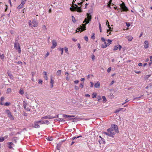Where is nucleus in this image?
Returning a JSON list of instances; mask_svg holds the SVG:
<instances>
[{"label": "nucleus", "mask_w": 152, "mask_h": 152, "mask_svg": "<svg viewBox=\"0 0 152 152\" xmlns=\"http://www.w3.org/2000/svg\"><path fill=\"white\" fill-rule=\"evenodd\" d=\"M110 45V44H109L108 43L106 44L105 45H101V47L103 48H106L107 46H109Z\"/></svg>", "instance_id": "a211bd4d"}, {"label": "nucleus", "mask_w": 152, "mask_h": 152, "mask_svg": "<svg viewBox=\"0 0 152 152\" xmlns=\"http://www.w3.org/2000/svg\"><path fill=\"white\" fill-rule=\"evenodd\" d=\"M0 57L1 59L2 60L4 59V54H3L2 55H0Z\"/></svg>", "instance_id": "f704fd0d"}, {"label": "nucleus", "mask_w": 152, "mask_h": 152, "mask_svg": "<svg viewBox=\"0 0 152 152\" xmlns=\"http://www.w3.org/2000/svg\"><path fill=\"white\" fill-rule=\"evenodd\" d=\"M111 68L110 67L107 70V71L108 72H110L111 71Z\"/></svg>", "instance_id": "864d4df0"}, {"label": "nucleus", "mask_w": 152, "mask_h": 152, "mask_svg": "<svg viewBox=\"0 0 152 152\" xmlns=\"http://www.w3.org/2000/svg\"><path fill=\"white\" fill-rule=\"evenodd\" d=\"M151 75H146L144 77V79L145 80H147L148 78L151 76Z\"/></svg>", "instance_id": "c756f323"}, {"label": "nucleus", "mask_w": 152, "mask_h": 152, "mask_svg": "<svg viewBox=\"0 0 152 152\" xmlns=\"http://www.w3.org/2000/svg\"><path fill=\"white\" fill-rule=\"evenodd\" d=\"M45 122V124L48 125L49 124V122L48 120H46Z\"/></svg>", "instance_id": "680f3d73"}, {"label": "nucleus", "mask_w": 152, "mask_h": 152, "mask_svg": "<svg viewBox=\"0 0 152 152\" xmlns=\"http://www.w3.org/2000/svg\"><path fill=\"white\" fill-rule=\"evenodd\" d=\"M27 0H21V4L22 5H23V6L26 2Z\"/></svg>", "instance_id": "5701e85b"}, {"label": "nucleus", "mask_w": 152, "mask_h": 152, "mask_svg": "<svg viewBox=\"0 0 152 152\" xmlns=\"http://www.w3.org/2000/svg\"><path fill=\"white\" fill-rule=\"evenodd\" d=\"M80 137H82V136H77V137H73L72 138V140H75V139H77L78 138Z\"/></svg>", "instance_id": "58836bf2"}, {"label": "nucleus", "mask_w": 152, "mask_h": 152, "mask_svg": "<svg viewBox=\"0 0 152 152\" xmlns=\"http://www.w3.org/2000/svg\"><path fill=\"white\" fill-rule=\"evenodd\" d=\"M87 18H85L84 21H83V23H84L86 22V24H82V25H80L79 26V28L78 27V28H77V30L80 31V32H81L83 31L86 30V25L89 22L91 21V15L87 13Z\"/></svg>", "instance_id": "f257e3e1"}, {"label": "nucleus", "mask_w": 152, "mask_h": 152, "mask_svg": "<svg viewBox=\"0 0 152 152\" xmlns=\"http://www.w3.org/2000/svg\"><path fill=\"white\" fill-rule=\"evenodd\" d=\"M93 61H94L95 59V56L94 55H93L92 57Z\"/></svg>", "instance_id": "e2e57ef3"}, {"label": "nucleus", "mask_w": 152, "mask_h": 152, "mask_svg": "<svg viewBox=\"0 0 152 152\" xmlns=\"http://www.w3.org/2000/svg\"><path fill=\"white\" fill-rule=\"evenodd\" d=\"M129 100H128V99H126L125 100V102H124L122 103V104H124L126 103L127 102H128Z\"/></svg>", "instance_id": "3c124183"}, {"label": "nucleus", "mask_w": 152, "mask_h": 152, "mask_svg": "<svg viewBox=\"0 0 152 152\" xmlns=\"http://www.w3.org/2000/svg\"><path fill=\"white\" fill-rule=\"evenodd\" d=\"M59 50L60 51H61V54L62 55L63 53V51H64V48H60L59 49Z\"/></svg>", "instance_id": "37998d69"}, {"label": "nucleus", "mask_w": 152, "mask_h": 152, "mask_svg": "<svg viewBox=\"0 0 152 152\" xmlns=\"http://www.w3.org/2000/svg\"><path fill=\"white\" fill-rule=\"evenodd\" d=\"M118 45H115L114 46V48L113 49L114 50H118Z\"/></svg>", "instance_id": "7c9ffc66"}, {"label": "nucleus", "mask_w": 152, "mask_h": 152, "mask_svg": "<svg viewBox=\"0 0 152 152\" xmlns=\"http://www.w3.org/2000/svg\"><path fill=\"white\" fill-rule=\"evenodd\" d=\"M23 6L21 4H20V5H19L17 7V8L18 9H20L23 7Z\"/></svg>", "instance_id": "b1692460"}, {"label": "nucleus", "mask_w": 152, "mask_h": 152, "mask_svg": "<svg viewBox=\"0 0 152 152\" xmlns=\"http://www.w3.org/2000/svg\"><path fill=\"white\" fill-rule=\"evenodd\" d=\"M126 26L128 27H129L130 26V24L129 23L126 22Z\"/></svg>", "instance_id": "603ef678"}, {"label": "nucleus", "mask_w": 152, "mask_h": 152, "mask_svg": "<svg viewBox=\"0 0 152 152\" xmlns=\"http://www.w3.org/2000/svg\"><path fill=\"white\" fill-rule=\"evenodd\" d=\"M24 108L27 111H29L31 110V107H32L30 105H23Z\"/></svg>", "instance_id": "6e6552de"}, {"label": "nucleus", "mask_w": 152, "mask_h": 152, "mask_svg": "<svg viewBox=\"0 0 152 152\" xmlns=\"http://www.w3.org/2000/svg\"><path fill=\"white\" fill-rule=\"evenodd\" d=\"M47 140L50 141H51L53 140V138L52 137H48L47 138Z\"/></svg>", "instance_id": "79ce46f5"}, {"label": "nucleus", "mask_w": 152, "mask_h": 152, "mask_svg": "<svg viewBox=\"0 0 152 152\" xmlns=\"http://www.w3.org/2000/svg\"><path fill=\"white\" fill-rule=\"evenodd\" d=\"M19 93L21 95H23L24 94V91L22 90H20L19 91Z\"/></svg>", "instance_id": "c9c22d12"}, {"label": "nucleus", "mask_w": 152, "mask_h": 152, "mask_svg": "<svg viewBox=\"0 0 152 152\" xmlns=\"http://www.w3.org/2000/svg\"><path fill=\"white\" fill-rule=\"evenodd\" d=\"M99 28L100 30V32H102V28L101 27V25L100 23H99Z\"/></svg>", "instance_id": "72a5a7b5"}, {"label": "nucleus", "mask_w": 152, "mask_h": 152, "mask_svg": "<svg viewBox=\"0 0 152 152\" xmlns=\"http://www.w3.org/2000/svg\"><path fill=\"white\" fill-rule=\"evenodd\" d=\"M6 113L7 114V115H9V114H11V113L10 112V111L9 110H6Z\"/></svg>", "instance_id": "c03bdc74"}, {"label": "nucleus", "mask_w": 152, "mask_h": 152, "mask_svg": "<svg viewBox=\"0 0 152 152\" xmlns=\"http://www.w3.org/2000/svg\"><path fill=\"white\" fill-rule=\"evenodd\" d=\"M96 94L95 93H94L92 94V97L93 98H95L96 97Z\"/></svg>", "instance_id": "393cba45"}, {"label": "nucleus", "mask_w": 152, "mask_h": 152, "mask_svg": "<svg viewBox=\"0 0 152 152\" xmlns=\"http://www.w3.org/2000/svg\"><path fill=\"white\" fill-rule=\"evenodd\" d=\"M103 133L104 134H105L106 135L108 136H109L110 137H114L113 136V135H112V134H111L110 133H107L106 132H104Z\"/></svg>", "instance_id": "dca6fc26"}, {"label": "nucleus", "mask_w": 152, "mask_h": 152, "mask_svg": "<svg viewBox=\"0 0 152 152\" xmlns=\"http://www.w3.org/2000/svg\"><path fill=\"white\" fill-rule=\"evenodd\" d=\"M98 101L99 102H100V101L102 100L101 97L100 96L99 97H98Z\"/></svg>", "instance_id": "052dcab7"}, {"label": "nucleus", "mask_w": 152, "mask_h": 152, "mask_svg": "<svg viewBox=\"0 0 152 152\" xmlns=\"http://www.w3.org/2000/svg\"><path fill=\"white\" fill-rule=\"evenodd\" d=\"M7 74L10 77L11 79H13V76L11 72L9 71H7Z\"/></svg>", "instance_id": "f8f14e48"}, {"label": "nucleus", "mask_w": 152, "mask_h": 152, "mask_svg": "<svg viewBox=\"0 0 152 152\" xmlns=\"http://www.w3.org/2000/svg\"><path fill=\"white\" fill-rule=\"evenodd\" d=\"M10 119L11 120H14V118L12 115L11 117H10Z\"/></svg>", "instance_id": "69168bd1"}, {"label": "nucleus", "mask_w": 152, "mask_h": 152, "mask_svg": "<svg viewBox=\"0 0 152 152\" xmlns=\"http://www.w3.org/2000/svg\"><path fill=\"white\" fill-rule=\"evenodd\" d=\"M112 40H110V39H108L107 40V42H108V43L109 44H110L111 43V42H112Z\"/></svg>", "instance_id": "4d7b16f0"}, {"label": "nucleus", "mask_w": 152, "mask_h": 152, "mask_svg": "<svg viewBox=\"0 0 152 152\" xmlns=\"http://www.w3.org/2000/svg\"><path fill=\"white\" fill-rule=\"evenodd\" d=\"M72 21L74 23L76 21V20H75V17L73 16H72Z\"/></svg>", "instance_id": "4c0bfd02"}, {"label": "nucleus", "mask_w": 152, "mask_h": 152, "mask_svg": "<svg viewBox=\"0 0 152 152\" xmlns=\"http://www.w3.org/2000/svg\"><path fill=\"white\" fill-rule=\"evenodd\" d=\"M116 132L115 131H114L113 129V131H111V132L110 133V134H112V135H113L115 134V133Z\"/></svg>", "instance_id": "e433bc0d"}, {"label": "nucleus", "mask_w": 152, "mask_h": 152, "mask_svg": "<svg viewBox=\"0 0 152 152\" xmlns=\"http://www.w3.org/2000/svg\"><path fill=\"white\" fill-rule=\"evenodd\" d=\"M58 115H56L55 116H51L50 115H48V116H45L43 117H42L41 118L42 119H47V118H49V119H52L53 118H58Z\"/></svg>", "instance_id": "39448f33"}, {"label": "nucleus", "mask_w": 152, "mask_h": 152, "mask_svg": "<svg viewBox=\"0 0 152 152\" xmlns=\"http://www.w3.org/2000/svg\"><path fill=\"white\" fill-rule=\"evenodd\" d=\"M49 52H47V53L45 55V57H47L49 55Z\"/></svg>", "instance_id": "13d9d810"}, {"label": "nucleus", "mask_w": 152, "mask_h": 152, "mask_svg": "<svg viewBox=\"0 0 152 152\" xmlns=\"http://www.w3.org/2000/svg\"><path fill=\"white\" fill-rule=\"evenodd\" d=\"M84 39L85 40L87 41V42H88V37L87 36H85V37H84Z\"/></svg>", "instance_id": "8fccbe9b"}, {"label": "nucleus", "mask_w": 152, "mask_h": 152, "mask_svg": "<svg viewBox=\"0 0 152 152\" xmlns=\"http://www.w3.org/2000/svg\"><path fill=\"white\" fill-rule=\"evenodd\" d=\"M101 39L102 41L103 42H105V39L104 37H102Z\"/></svg>", "instance_id": "bf43d9fd"}, {"label": "nucleus", "mask_w": 152, "mask_h": 152, "mask_svg": "<svg viewBox=\"0 0 152 152\" xmlns=\"http://www.w3.org/2000/svg\"><path fill=\"white\" fill-rule=\"evenodd\" d=\"M141 97V96L134 98V100L135 101V100H138V99Z\"/></svg>", "instance_id": "a19ab883"}, {"label": "nucleus", "mask_w": 152, "mask_h": 152, "mask_svg": "<svg viewBox=\"0 0 152 152\" xmlns=\"http://www.w3.org/2000/svg\"><path fill=\"white\" fill-rule=\"evenodd\" d=\"M14 47L16 49L18 50V52L20 53L21 52L20 48V45L18 42H16L14 44Z\"/></svg>", "instance_id": "20e7f679"}, {"label": "nucleus", "mask_w": 152, "mask_h": 152, "mask_svg": "<svg viewBox=\"0 0 152 152\" xmlns=\"http://www.w3.org/2000/svg\"><path fill=\"white\" fill-rule=\"evenodd\" d=\"M42 81L41 80H39L38 81V83L42 84Z\"/></svg>", "instance_id": "de8ad7c7"}, {"label": "nucleus", "mask_w": 152, "mask_h": 152, "mask_svg": "<svg viewBox=\"0 0 152 152\" xmlns=\"http://www.w3.org/2000/svg\"><path fill=\"white\" fill-rule=\"evenodd\" d=\"M99 137L100 138H101V139L102 140V141H101L100 140V141H99V143L101 144V143H102V141L103 142V143H104V138H102V137H101L100 136H99Z\"/></svg>", "instance_id": "4be33fe9"}, {"label": "nucleus", "mask_w": 152, "mask_h": 152, "mask_svg": "<svg viewBox=\"0 0 152 152\" xmlns=\"http://www.w3.org/2000/svg\"><path fill=\"white\" fill-rule=\"evenodd\" d=\"M79 80H75L74 81V83L75 84H77V83H79Z\"/></svg>", "instance_id": "6e6d98bb"}, {"label": "nucleus", "mask_w": 152, "mask_h": 152, "mask_svg": "<svg viewBox=\"0 0 152 152\" xmlns=\"http://www.w3.org/2000/svg\"><path fill=\"white\" fill-rule=\"evenodd\" d=\"M36 122H37V123L38 124L40 123L41 124L42 121H36Z\"/></svg>", "instance_id": "0e129e2a"}, {"label": "nucleus", "mask_w": 152, "mask_h": 152, "mask_svg": "<svg viewBox=\"0 0 152 152\" xmlns=\"http://www.w3.org/2000/svg\"><path fill=\"white\" fill-rule=\"evenodd\" d=\"M61 144L60 143L57 144V145L56 146L57 149L59 150L60 147H61Z\"/></svg>", "instance_id": "bb28decb"}, {"label": "nucleus", "mask_w": 152, "mask_h": 152, "mask_svg": "<svg viewBox=\"0 0 152 152\" xmlns=\"http://www.w3.org/2000/svg\"><path fill=\"white\" fill-rule=\"evenodd\" d=\"M120 7L122 11H123L126 12L128 10L127 7H126L124 2H123V3L120 5Z\"/></svg>", "instance_id": "7ed1b4c3"}, {"label": "nucleus", "mask_w": 152, "mask_h": 152, "mask_svg": "<svg viewBox=\"0 0 152 152\" xmlns=\"http://www.w3.org/2000/svg\"><path fill=\"white\" fill-rule=\"evenodd\" d=\"M61 70H58L56 74L57 75L60 76L61 75Z\"/></svg>", "instance_id": "aec40b11"}, {"label": "nucleus", "mask_w": 152, "mask_h": 152, "mask_svg": "<svg viewBox=\"0 0 152 152\" xmlns=\"http://www.w3.org/2000/svg\"><path fill=\"white\" fill-rule=\"evenodd\" d=\"M124 109V108H118L115 110V111L114 112V113H116L118 112H119L121 111H125L126 109H124V110H123Z\"/></svg>", "instance_id": "1a4fd4ad"}, {"label": "nucleus", "mask_w": 152, "mask_h": 152, "mask_svg": "<svg viewBox=\"0 0 152 152\" xmlns=\"http://www.w3.org/2000/svg\"><path fill=\"white\" fill-rule=\"evenodd\" d=\"M11 89L10 88H8L7 90V93H9L10 92Z\"/></svg>", "instance_id": "49530a36"}, {"label": "nucleus", "mask_w": 152, "mask_h": 152, "mask_svg": "<svg viewBox=\"0 0 152 152\" xmlns=\"http://www.w3.org/2000/svg\"><path fill=\"white\" fill-rule=\"evenodd\" d=\"M94 35L95 34L94 33H93L91 37V38L93 39H95V37L94 36Z\"/></svg>", "instance_id": "a18cd8bd"}, {"label": "nucleus", "mask_w": 152, "mask_h": 152, "mask_svg": "<svg viewBox=\"0 0 152 152\" xmlns=\"http://www.w3.org/2000/svg\"><path fill=\"white\" fill-rule=\"evenodd\" d=\"M64 50L66 53H67L68 51V49L67 48H64Z\"/></svg>", "instance_id": "5fc2aeb1"}, {"label": "nucleus", "mask_w": 152, "mask_h": 152, "mask_svg": "<svg viewBox=\"0 0 152 152\" xmlns=\"http://www.w3.org/2000/svg\"><path fill=\"white\" fill-rule=\"evenodd\" d=\"M112 1V0H110L108 2L109 3L107 4V5L108 6V7L110 8H111L110 5V4H111Z\"/></svg>", "instance_id": "c85d7f7f"}, {"label": "nucleus", "mask_w": 152, "mask_h": 152, "mask_svg": "<svg viewBox=\"0 0 152 152\" xmlns=\"http://www.w3.org/2000/svg\"><path fill=\"white\" fill-rule=\"evenodd\" d=\"M146 88L148 89V90L152 89V84L150 83L148 86L146 87Z\"/></svg>", "instance_id": "4468645a"}, {"label": "nucleus", "mask_w": 152, "mask_h": 152, "mask_svg": "<svg viewBox=\"0 0 152 152\" xmlns=\"http://www.w3.org/2000/svg\"><path fill=\"white\" fill-rule=\"evenodd\" d=\"M71 7L70 8V10L72 12H75L77 11L79 12H81L82 10L81 9V7H79L76 4L72 3L71 5Z\"/></svg>", "instance_id": "f03ea898"}, {"label": "nucleus", "mask_w": 152, "mask_h": 152, "mask_svg": "<svg viewBox=\"0 0 152 152\" xmlns=\"http://www.w3.org/2000/svg\"><path fill=\"white\" fill-rule=\"evenodd\" d=\"M4 99V97L2 96L1 98L0 104H3V103H2V102Z\"/></svg>", "instance_id": "412c9836"}, {"label": "nucleus", "mask_w": 152, "mask_h": 152, "mask_svg": "<svg viewBox=\"0 0 152 152\" xmlns=\"http://www.w3.org/2000/svg\"><path fill=\"white\" fill-rule=\"evenodd\" d=\"M75 90H78L79 88L77 86H75Z\"/></svg>", "instance_id": "338daca9"}, {"label": "nucleus", "mask_w": 152, "mask_h": 152, "mask_svg": "<svg viewBox=\"0 0 152 152\" xmlns=\"http://www.w3.org/2000/svg\"><path fill=\"white\" fill-rule=\"evenodd\" d=\"M54 83V80H53L52 77V76H50V87L51 88H52L53 87V84Z\"/></svg>", "instance_id": "9b49d317"}, {"label": "nucleus", "mask_w": 152, "mask_h": 152, "mask_svg": "<svg viewBox=\"0 0 152 152\" xmlns=\"http://www.w3.org/2000/svg\"><path fill=\"white\" fill-rule=\"evenodd\" d=\"M100 83L99 82H98L95 84L94 87L96 88H99L100 87Z\"/></svg>", "instance_id": "2eb2a0df"}, {"label": "nucleus", "mask_w": 152, "mask_h": 152, "mask_svg": "<svg viewBox=\"0 0 152 152\" xmlns=\"http://www.w3.org/2000/svg\"><path fill=\"white\" fill-rule=\"evenodd\" d=\"M118 48L119 49V50H121L122 48L121 46L120 45H119L118 46Z\"/></svg>", "instance_id": "774afa93"}, {"label": "nucleus", "mask_w": 152, "mask_h": 152, "mask_svg": "<svg viewBox=\"0 0 152 152\" xmlns=\"http://www.w3.org/2000/svg\"><path fill=\"white\" fill-rule=\"evenodd\" d=\"M144 44L145 45L144 46L145 48H148V41L145 40L144 42Z\"/></svg>", "instance_id": "ddd939ff"}, {"label": "nucleus", "mask_w": 152, "mask_h": 152, "mask_svg": "<svg viewBox=\"0 0 152 152\" xmlns=\"http://www.w3.org/2000/svg\"><path fill=\"white\" fill-rule=\"evenodd\" d=\"M126 37L128 39V41H131L133 39V37L132 36H127Z\"/></svg>", "instance_id": "6ab92c4d"}, {"label": "nucleus", "mask_w": 152, "mask_h": 152, "mask_svg": "<svg viewBox=\"0 0 152 152\" xmlns=\"http://www.w3.org/2000/svg\"><path fill=\"white\" fill-rule=\"evenodd\" d=\"M5 140V137H0V142H2L3 141Z\"/></svg>", "instance_id": "473e14b6"}, {"label": "nucleus", "mask_w": 152, "mask_h": 152, "mask_svg": "<svg viewBox=\"0 0 152 152\" xmlns=\"http://www.w3.org/2000/svg\"><path fill=\"white\" fill-rule=\"evenodd\" d=\"M111 128H113V129L116 132L118 133L119 132L118 126L117 125L114 124H112L111 125Z\"/></svg>", "instance_id": "423d86ee"}, {"label": "nucleus", "mask_w": 152, "mask_h": 152, "mask_svg": "<svg viewBox=\"0 0 152 152\" xmlns=\"http://www.w3.org/2000/svg\"><path fill=\"white\" fill-rule=\"evenodd\" d=\"M84 83H80V84L79 87L81 88H83V84H84Z\"/></svg>", "instance_id": "ea45409f"}, {"label": "nucleus", "mask_w": 152, "mask_h": 152, "mask_svg": "<svg viewBox=\"0 0 152 152\" xmlns=\"http://www.w3.org/2000/svg\"><path fill=\"white\" fill-rule=\"evenodd\" d=\"M33 26L34 27H36L37 26V24L35 20L32 21Z\"/></svg>", "instance_id": "f3484780"}, {"label": "nucleus", "mask_w": 152, "mask_h": 152, "mask_svg": "<svg viewBox=\"0 0 152 152\" xmlns=\"http://www.w3.org/2000/svg\"><path fill=\"white\" fill-rule=\"evenodd\" d=\"M38 123H37L36 121L34 122V125H33V127L38 128L40 127V126L38 124Z\"/></svg>", "instance_id": "9d476101"}, {"label": "nucleus", "mask_w": 152, "mask_h": 152, "mask_svg": "<svg viewBox=\"0 0 152 152\" xmlns=\"http://www.w3.org/2000/svg\"><path fill=\"white\" fill-rule=\"evenodd\" d=\"M53 45L51 47V48H53L57 45V42L55 40H53L52 41Z\"/></svg>", "instance_id": "0eeeda50"}, {"label": "nucleus", "mask_w": 152, "mask_h": 152, "mask_svg": "<svg viewBox=\"0 0 152 152\" xmlns=\"http://www.w3.org/2000/svg\"><path fill=\"white\" fill-rule=\"evenodd\" d=\"M107 26H108V27L109 28V29H107V33H108L109 30H110V31H112V30H111V29H113V28H111V27H110V25H108Z\"/></svg>", "instance_id": "a878e982"}, {"label": "nucleus", "mask_w": 152, "mask_h": 152, "mask_svg": "<svg viewBox=\"0 0 152 152\" xmlns=\"http://www.w3.org/2000/svg\"><path fill=\"white\" fill-rule=\"evenodd\" d=\"M57 120L59 121H64V120L62 118H58Z\"/></svg>", "instance_id": "09e8293b"}, {"label": "nucleus", "mask_w": 152, "mask_h": 152, "mask_svg": "<svg viewBox=\"0 0 152 152\" xmlns=\"http://www.w3.org/2000/svg\"><path fill=\"white\" fill-rule=\"evenodd\" d=\"M103 102H106L107 100L105 97L104 96H102Z\"/></svg>", "instance_id": "cd10ccee"}, {"label": "nucleus", "mask_w": 152, "mask_h": 152, "mask_svg": "<svg viewBox=\"0 0 152 152\" xmlns=\"http://www.w3.org/2000/svg\"><path fill=\"white\" fill-rule=\"evenodd\" d=\"M113 128H109L107 129V131L108 132H110V133L111 131H113Z\"/></svg>", "instance_id": "2f4dec72"}]
</instances>
